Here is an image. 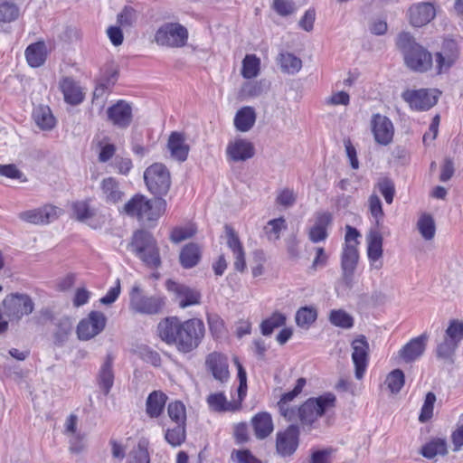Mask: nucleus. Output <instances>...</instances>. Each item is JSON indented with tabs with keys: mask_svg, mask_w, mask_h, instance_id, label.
<instances>
[{
	"mask_svg": "<svg viewBox=\"0 0 463 463\" xmlns=\"http://www.w3.org/2000/svg\"><path fill=\"white\" fill-rule=\"evenodd\" d=\"M137 18L136 10L131 6H125L118 14V23L120 26L130 27L136 23Z\"/></svg>",
	"mask_w": 463,
	"mask_h": 463,
	"instance_id": "nucleus-59",
	"label": "nucleus"
},
{
	"mask_svg": "<svg viewBox=\"0 0 463 463\" xmlns=\"http://www.w3.org/2000/svg\"><path fill=\"white\" fill-rule=\"evenodd\" d=\"M32 118L42 130H51L56 125V119L48 106L39 105L33 110Z\"/></svg>",
	"mask_w": 463,
	"mask_h": 463,
	"instance_id": "nucleus-32",
	"label": "nucleus"
},
{
	"mask_svg": "<svg viewBox=\"0 0 463 463\" xmlns=\"http://www.w3.org/2000/svg\"><path fill=\"white\" fill-rule=\"evenodd\" d=\"M131 250L148 267L156 269L161 264L159 250L152 234L144 230L134 232L129 244Z\"/></svg>",
	"mask_w": 463,
	"mask_h": 463,
	"instance_id": "nucleus-4",
	"label": "nucleus"
},
{
	"mask_svg": "<svg viewBox=\"0 0 463 463\" xmlns=\"http://www.w3.org/2000/svg\"><path fill=\"white\" fill-rule=\"evenodd\" d=\"M287 229V223L284 218L280 217L273 219L268 222L265 227L266 234L269 240H279L280 237V232Z\"/></svg>",
	"mask_w": 463,
	"mask_h": 463,
	"instance_id": "nucleus-55",
	"label": "nucleus"
},
{
	"mask_svg": "<svg viewBox=\"0 0 463 463\" xmlns=\"http://www.w3.org/2000/svg\"><path fill=\"white\" fill-rule=\"evenodd\" d=\"M167 396L161 391L149 393L146 401V413L152 419L158 418L164 411Z\"/></svg>",
	"mask_w": 463,
	"mask_h": 463,
	"instance_id": "nucleus-30",
	"label": "nucleus"
},
{
	"mask_svg": "<svg viewBox=\"0 0 463 463\" xmlns=\"http://www.w3.org/2000/svg\"><path fill=\"white\" fill-rule=\"evenodd\" d=\"M456 60V55L453 53H445L443 52L435 54L436 71L437 74L442 73L444 71L449 69Z\"/></svg>",
	"mask_w": 463,
	"mask_h": 463,
	"instance_id": "nucleus-57",
	"label": "nucleus"
},
{
	"mask_svg": "<svg viewBox=\"0 0 463 463\" xmlns=\"http://www.w3.org/2000/svg\"><path fill=\"white\" fill-rule=\"evenodd\" d=\"M108 119L117 128H127L133 118L132 106L126 100L119 99L107 109Z\"/></svg>",
	"mask_w": 463,
	"mask_h": 463,
	"instance_id": "nucleus-16",
	"label": "nucleus"
},
{
	"mask_svg": "<svg viewBox=\"0 0 463 463\" xmlns=\"http://www.w3.org/2000/svg\"><path fill=\"white\" fill-rule=\"evenodd\" d=\"M332 221L329 213H322L317 215L316 223L309 231V240L315 243L325 241L327 237L326 227Z\"/></svg>",
	"mask_w": 463,
	"mask_h": 463,
	"instance_id": "nucleus-35",
	"label": "nucleus"
},
{
	"mask_svg": "<svg viewBox=\"0 0 463 463\" xmlns=\"http://www.w3.org/2000/svg\"><path fill=\"white\" fill-rule=\"evenodd\" d=\"M167 288L175 295V300L182 308L199 304L200 294L189 287L174 281H167Z\"/></svg>",
	"mask_w": 463,
	"mask_h": 463,
	"instance_id": "nucleus-22",
	"label": "nucleus"
},
{
	"mask_svg": "<svg viewBox=\"0 0 463 463\" xmlns=\"http://www.w3.org/2000/svg\"><path fill=\"white\" fill-rule=\"evenodd\" d=\"M435 401V394L432 392H428L419 417L420 421L425 422L432 417Z\"/></svg>",
	"mask_w": 463,
	"mask_h": 463,
	"instance_id": "nucleus-61",
	"label": "nucleus"
},
{
	"mask_svg": "<svg viewBox=\"0 0 463 463\" xmlns=\"http://www.w3.org/2000/svg\"><path fill=\"white\" fill-rule=\"evenodd\" d=\"M224 230L227 246L233 254L234 269L237 271L243 272L246 269L245 252L239 236L234 229L228 224L225 225Z\"/></svg>",
	"mask_w": 463,
	"mask_h": 463,
	"instance_id": "nucleus-20",
	"label": "nucleus"
},
{
	"mask_svg": "<svg viewBox=\"0 0 463 463\" xmlns=\"http://www.w3.org/2000/svg\"><path fill=\"white\" fill-rule=\"evenodd\" d=\"M374 190H377L384 198L386 203L391 204L395 195V185L389 177H381L374 184Z\"/></svg>",
	"mask_w": 463,
	"mask_h": 463,
	"instance_id": "nucleus-46",
	"label": "nucleus"
},
{
	"mask_svg": "<svg viewBox=\"0 0 463 463\" xmlns=\"http://www.w3.org/2000/svg\"><path fill=\"white\" fill-rule=\"evenodd\" d=\"M428 340V335L422 334L407 342V363L414 362L423 355Z\"/></svg>",
	"mask_w": 463,
	"mask_h": 463,
	"instance_id": "nucleus-38",
	"label": "nucleus"
},
{
	"mask_svg": "<svg viewBox=\"0 0 463 463\" xmlns=\"http://www.w3.org/2000/svg\"><path fill=\"white\" fill-rule=\"evenodd\" d=\"M194 233L195 229L193 226L177 227L172 231L170 239L172 241L178 243L191 238Z\"/></svg>",
	"mask_w": 463,
	"mask_h": 463,
	"instance_id": "nucleus-62",
	"label": "nucleus"
},
{
	"mask_svg": "<svg viewBox=\"0 0 463 463\" xmlns=\"http://www.w3.org/2000/svg\"><path fill=\"white\" fill-rule=\"evenodd\" d=\"M167 414L175 424L186 425V410L182 402H171L167 406Z\"/></svg>",
	"mask_w": 463,
	"mask_h": 463,
	"instance_id": "nucleus-48",
	"label": "nucleus"
},
{
	"mask_svg": "<svg viewBox=\"0 0 463 463\" xmlns=\"http://www.w3.org/2000/svg\"><path fill=\"white\" fill-rule=\"evenodd\" d=\"M352 360L355 367V377L360 380L364 377L368 362V343L364 336H360L352 342Z\"/></svg>",
	"mask_w": 463,
	"mask_h": 463,
	"instance_id": "nucleus-19",
	"label": "nucleus"
},
{
	"mask_svg": "<svg viewBox=\"0 0 463 463\" xmlns=\"http://www.w3.org/2000/svg\"><path fill=\"white\" fill-rule=\"evenodd\" d=\"M335 406V396L331 392L316 398L307 399L302 405L294 411V420L291 422L299 421L302 429L310 431L317 420L325 412Z\"/></svg>",
	"mask_w": 463,
	"mask_h": 463,
	"instance_id": "nucleus-2",
	"label": "nucleus"
},
{
	"mask_svg": "<svg viewBox=\"0 0 463 463\" xmlns=\"http://www.w3.org/2000/svg\"><path fill=\"white\" fill-rule=\"evenodd\" d=\"M205 333L204 324L201 319L191 318L182 321L177 317H169L161 320L157 325V334L160 339L173 345L183 354L196 349L201 344Z\"/></svg>",
	"mask_w": 463,
	"mask_h": 463,
	"instance_id": "nucleus-1",
	"label": "nucleus"
},
{
	"mask_svg": "<svg viewBox=\"0 0 463 463\" xmlns=\"http://www.w3.org/2000/svg\"><path fill=\"white\" fill-rule=\"evenodd\" d=\"M455 342L449 341V338L444 336L443 341L438 345L436 353L439 359L452 362L453 355L458 347Z\"/></svg>",
	"mask_w": 463,
	"mask_h": 463,
	"instance_id": "nucleus-52",
	"label": "nucleus"
},
{
	"mask_svg": "<svg viewBox=\"0 0 463 463\" xmlns=\"http://www.w3.org/2000/svg\"><path fill=\"white\" fill-rule=\"evenodd\" d=\"M117 76V71H112L109 77L101 79L95 87L93 99L103 98L107 91L115 84Z\"/></svg>",
	"mask_w": 463,
	"mask_h": 463,
	"instance_id": "nucleus-56",
	"label": "nucleus"
},
{
	"mask_svg": "<svg viewBox=\"0 0 463 463\" xmlns=\"http://www.w3.org/2000/svg\"><path fill=\"white\" fill-rule=\"evenodd\" d=\"M317 309L312 307L299 308L296 314V323L302 328H308L317 319Z\"/></svg>",
	"mask_w": 463,
	"mask_h": 463,
	"instance_id": "nucleus-49",
	"label": "nucleus"
},
{
	"mask_svg": "<svg viewBox=\"0 0 463 463\" xmlns=\"http://www.w3.org/2000/svg\"><path fill=\"white\" fill-rule=\"evenodd\" d=\"M405 383V376L401 369L391 371L385 377L384 382L380 385L382 392H388L392 395L400 392Z\"/></svg>",
	"mask_w": 463,
	"mask_h": 463,
	"instance_id": "nucleus-34",
	"label": "nucleus"
},
{
	"mask_svg": "<svg viewBox=\"0 0 463 463\" xmlns=\"http://www.w3.org/2000/svg\"><path fill=\"white\" fill-rule=\"evenodd\" d=\"M299 426L290 424L276 434V452L282 458L292 456L299 445Z\"/></svg>",
	"mask_w": 463,
	"mask_h": 463,
	"instance_id": "nucleus-10",
	"label": "nucleus"
},
{
	"mask_svg": "<svg viewBox=\"0 0 463 463\" xmlns=\"http://www.w3.org/2000/svg\"><path fill=\"white\" fill-rule=\"evenodd\" d=\"M167 147L174 159L179 162H184L187 159L189 146L185 143L184 134L172 132L168 138Z\"/></svg>",
	"mask_w": 463,
	"mask_h": 463,
	"instance_id": "nucleus-26",
	"label": "nucleus"
},
{
	"mask_svg": "<svg viewBox=\"0 0 463 463\" xmlns=\"http://www.w3.org/2000/svg\"><path fill=\"white\" fill-rule=\"evenodd\" d=\"M329 321L332 325L342 328H351L354 325L353 317L342 309L332 310Z\"/></svg>",
	"mask_w": 463,
	"mask_h": 463,
	"instance_id": "nucleus-53",
	"label": "nucleus"
},
{
	"mask_svg": "<svg viewBox=\"0 0 463 463\" xmlns=\"http://www.w3.org/2000/svg\"><path fill=\"white\" fill-rule=\"evenodd\" d=\"M306 385V380L304 378H299L297 381V383L294 389L290 392L284 393L280 400L278 402V407L279 410L280 415L286 420H294V411L297 407H293L289 405V402L293 401L303 390Z\"/></svg>",
	"mask_w": 463,
	"mask_h": 463,
	"instance_id": "nucleus-24",
	"label": "nucleus"
},
{
	"mask_svg": "<svg viewBox=\"0 0 463 463\" xmlns=\"http://www.w3.org/2000/svg\"><path fill=\"white\" fill-rule=\"evenodd\" d=\"M433 64L431 53L407 35V67L416 72H426Z\"/></svg>",
	"mask_w": 463,
	"mask_h": 463,
	"instance_id": "nucleus-9",
	"label": "nucleus"
},
{
	"mask_svg": "<svg viewBox=\"0 0 463 463\" xmlns=\"http://www.w3.org/2000/svg\"><path fill=\"white\" fill-rule=\"evenodd\" d=\"M260 60L255 54H247L242 61L241 75L245 79H252L259 75Z\"/></svg>",
	"mask_w": 463,
	"mask_h": 463,
	"instance_id": "nucleus-41",
	"label": "nucleus"
},
{
	"mask_svg": "<svg viewBox=\"0 0 463 463\" xmlns=\"http://www.w3.org/2000/svg\"><path fill=\"white\" fill-rule=\"evenodd\" d=\"M129 307L136 313L154 315L160 312L165 302L158 296H146L138 283L129 292Z\"/></svg>",
	"mask_w": 463,
	"mask_h": 463,
	"instance_id": "nucleus-6",
	"label": "nucleus"
},
{
	"mask_svg": "<svg viewBox=\"0 0 463 463\" xmlns=\"http://www.w3.org/2000/svg\"><path fill=\"white\" fill-rule=\"evenodd\" d=\"M61 213L60 208L46 204L37 209L22 212L19 213V218L26 222L40 225L53 222Z\"/></svg>",
	"mask_w": 463,
	"mask_h": 463,
	"instance_id": "nucleus-12",
	"label": "nucleus"
},
{
	"mask_svg": "<svg viewBox=\"0 0 463 463\" xmlns=\"http://www.w3.org/2000/svg\"><path fill=\"white\" fill-rule=\"evenodd\" d=\"M273 7L282 16L289 15L297 9L291 0H274Z\"/></svg>",
	"mask_w": 463,
	"mask_h": 463,
	"instance_id": "nucleus-63",
	"label": "nucleus"
},
{
	"mask_svg": "<svg viewBox=\"0 0 463 463\" xmlns=\"http://www.w3.org/2000/svg\"><path fill=\"white\" fill-rule=\"evenodd\" d=\"M286 323L285 315L275 312L269 318L262 321L260 324V331L263 335H269L272 332Z\"/></svg>",
	"mask_w": 463,
	"mask_h": 463,
	"instance_id": "nucleus-47",
	"label": "nucleus"
},
{
	"mask_svg": "<svg viewBox=\"0 0 463 463\" xmlns=\"http://www.w3.org/2000/svg\"><path fill=\"white\" fill-rule=\"evenodd\" d=\"M186 425L175 424L173 428H168L165 433V439L172 447L181 446L186 439Z\"/></svg>",
	"mask_w": 463,
	"mask_h": 463,
	"instance_id": "nucleus-44",
	"label": "nucleus"
},
{
	"mask_svg": "<svg viewBox=\"0 0 463 463\" xmlns=\"http://www.w3.org/2000/svg\"><path fill=\"white\" fill-rule=\"evenodd\" d=\"M234 363L237 366L238 370V379H239V386H238V396L241 401H243L247 394V373L238 358H234Z\"/></svg>",
	"mask_w": 463,
	"mask_h": 463,
	"instance_id": "nucleus-60",
	"label": "nucleus"
},
{
	"mask_svg": "<svg viewBox=\"0 0 463 463\" xmlns=\"http://www.w3.org/2000/svg\"><path fill=\"white\" fill-rule=\"evenodd\" d=\"M207 320L210 331L213 334V335L214 337H220L224 328L222 318L216 314H212L208 315Z\"/></svg>",
	"mask_w": 463,
	"mask_h": 463,
	"instance_id": "nucleus-64",
	"label": "nucleus"
},
{
	"mask_svg": "<svg viewBox=\"0 0 463 463\" xmlns=\"http://www.w3.org/2000/svg\"><path fill=\"white\" fill-rule=\"evenodd\" d=\"M359 260L357 248H343L341 268L345 280L352 279Z\"/></svg>",
	"mask_w": 463,
	"mask_h": 463,
	"instance_id": "nucleus-31",
	"label": "nucleus"
},
{
	"mask_svg": "<svg viewBox=\"0 0 463 463\" xmlns=\"http://www.w3.org/2000/svg\"><path fill=\"white\" fill-rule=\"evenodd\" d=\"M102 196L108 203H117L122 200L124 192L114 177L104 178L100 184Z\"/></svg>",
	"mask_w": 463,
	"mask_h": 463,
	"instance_id": "nucleus-29",
	"label": "nucleus"
},
{
	"mask_svg": "<svg viewBox=\"0 0 463 463\" xmlns=\"http://www.w3.org/2000/svg\"><path fill=\"white\" fill-rule=\"evenodd\" d=\"M254 434L257 439H264L269 436L273 430L274 424L271 415L268 412L257 413L251 420Z\"/></svg>",
	"mask_w": 463,
	"mask_h": 463,
	"instance_id": "nucleus-28",
	"label": "nucleus"
},
{
	"mask_svg": "<svg viewBox=\"0 0 463 463\" xmlns=\"http://www.w3.org/2000/svg\"><path fill=\"white\" fill-rule=\"evenodd\" d=\"M208 407L215 412L236 411L241 408L242 401L237 400L229 402L223 392H214L208 395L206 399Z\"/></svg>",
	"mask_w": 463,
	"mask_h": 463,
	"instance_id": "nucleus-25",
	"label": "nucleus"
},
{
	"mask_svg": "<svg viewBox=\"0 0 463 463\" xmlns=\"http://www.w3.org/2000/svg\"><path fill=\"white\" fill-rule=\"evenodd\" d=\"M144 179L147 189L156 198H162L168 193L171 185L170 173L163 164L156 163L147 167Z\"/></svg>",
	"mask_w": 463,
	"mask_h": 463,
	"instance_id": "nucleus-5",
	"label": "nucleus"
},
{
	"mask_svg": "<svg viewBox=\"0 0 463 463\" xmlns=\"http://www.w3.org/2000/svg\"><path fill=\"white\" fill-rule=\"evenodd\" d=\"M371 129L375 142L379 145L387 146L392 141L394 128L387 117L373 114L371 118Z\"/></svg>",
	"mask_w": 463,
	"mask_h": 463,
	"instance_id": "nucleus-13",
	"label": "nucleus"
},
{
	"mask_svg": "<svg viewBox=\"0 0 463 463\" xmlns=\"http://www.w3.org/2000/svg\"><path fill=\"white\" fill-rule=\"evenodd\" d=\"M59 88L63 94L64 101L75 106L84 99V93L80 84L71 77H63L59 83Z\"/></svg>",
	"mask_w": 463,
	"mask_h": 463,
	"instance_id": "nucleus-23",
	"label": "nucleus"
},
{
	"mask_svg": "<svg viewBox=\"0 0 463 463\" xmlns=\"http://www.w3.org/2000/svg\"><path fill=\"white\" fill-rule=\"evenodd\" d=\"M234 127L240 132H248L254 126L256 113L253 108L246 106L240 109L234 117Z\"/></svg>",
	"mask_w": 463,
	"mask_h": 463,
	"instance_id": "nucleus-33",
	"label": "nucleus"
},
{
	"mask_svg": "<svg viewBox=\"0 0 463 463\" xmlns=\"http://www.w3.org/2000/svg\"><path fill=\"white\" fill-rule=\"evenodd\" d=\"M439 91L438 90L420 89L407 94V102L416 110H429L438 101Z\"/></svg>",
	"mask_w": 463,
	"mask_h": 463,
	"instance_id": "nucleus-18",
	"label": "nucleus"
},
{
	"mask_svg": "<svg viewBox=\"0 0 463 463\" xmlns=\"http://www.w3.org/2000/svg\"><path fill=\"white\" fill-rule=\"evenodd\" d=\"M383 238L378 228L371 229L366 236L367 257L370 267L379 270L383 268Z\"/></svg>",
	"mask_w": 463,
	"mask_h": 463,
	"instance_id": "nucleus-14",
	"label": "nucleus"
},
{
	"mask_svg": "<svg viewBox=\"0 0 463 463\" xmlns=\"http://www.w3.org/2000/svg\"><path fill=\"white\" fill-rule=\"evenodd\" d=\"M255 155L254 145L244 138H235L228 143L226 156L232 162H244Z\"/></svg>",
	"mask_w": 463,
	"mask_h": 463,
	"instance_id": "nucleus-17",
	"label": "nucleus"
},
{
	"mask_svg": "<svg viewBox=\"0 0 463 463\" xmlns=\"http://www.w3.org/2000/svg\"><path fill=\"white\" fill-rule=\"evenodd\" d=\"M205 364L215 380L222 383L229 380L228 358L224 354L217 352L211 353L206 357Z\"/></svg>",
	"mask_w": 463,
	"mask_h": 463,
	"instance_id": "nucleus-21",
	"label": "nucleus"
},
{
	"mask_svg": "<svg viewBox=\"0 0 463 463\" xmlns=\"http://www.w3.org/2000/svg\"><path fill=\"white\" fill-rule=\"evenodd\" d=\"M445 337L459 345L463 339V321L458 319L450 320L445 331Z\"/></svg>",
	"mask_w": 463,
	"mask_h": 463,
	"instance_id": "nucleus-54",
	"label": "nucleus"
},
{
	"mask_svg": "<svg viewBox=\"0 0 463 463\" xmlns=\"http://www.w3.org/2000/svg\"><path fill=\"white\" fill-rule=\"evenodd\" d=\"M71 330L72 324L70 318L62 317L60 319L54 333V343L58 345H62L68 340Z\"/></svg>",
	"mask_w": 463,
	"mask_h": 463,
	"instance_id": "nucleus-51",
	"label": "nucleus"
},
{
	"mask_svg": "<svg viewBox=\"0 0 463 463\" xmlns=\"http://www.w3.org/2000/svg\"><path fill=\"white\" fill-rule=\"evenodd\" d=\"M201 250L196 243H188L181 250L179 260L183 268L191 269L198 264Z\"/></svg>",
	"mask_w": 463,
	"mask_h": 463,
	"instance_id": "nucleus-37",
	"label": "nucleus"
},
{
	"mask_svg": "<svg viewBox=\"0 0 463 463\" xmlns=\"http://www.w3.org/2000/svg\"><path fill=\"white\" fill-rule=\"evenodd\" d=\"M420 235L426 240H432L435 236L436 227L433 218L430 214H423L417 222Z\"/></svg>",
	"mask_w": 463,
	"mask_h": 463,
	"instance_id": "nucleus-50",
	"label": "nucleus"
},
{
	"mask_svg": "<svg viewBox=\"0 0 463 463\" xmlns=\"http://www.w3.org/2000/svg\"><path fill=\"white\" fill-rule=\"evenodd\" d=\"M368 210L374 220L376 228H378L383 220L384 213L382 201L375 192L368 198Z\"/></svg>",
	"mask_w": 463,
	"mask_h": 463,
	"instance_id": "nucleus-45",
	"label": "nucleus"
},
{
	"mask_svg": "<svg viewBox=\"0 0 463 463\" xmlns=\"http://www.w3.org/2000/svg\"><path fill=\"white\" fill-rule=\"evenodd\" d=\"M165 208L166 202L163 198L149 200L142 194H136L124 204L123 212L130 217H137L140 222H149L156 221Z\"/></svg>",
	"mask_w": 463,
	"mask_h": 463,
	"instance_id": "nucleus-3",
	"label": "nucleus"
},
{
	"mask_svg": "<svg viewBox=\"0 0 463 463\" xmlns=\"http://www.w3.org/2000/svg\"><path fill=\"white\" fill-rule=\"evenodd\" d=\"M128 460V463H150L148 441L140 439L137 446L129 452Z\"/></svg>",
	"mask_w": 463,
	"mask_h": 463,
	"instance_id": "nucleus-42",
	"label": "nucleus"
},
{
	"mask_svg": "<svg viewBox=\"0 0 463 463\" xmlns=\"http://www.w3.org/2000/svg\"><path fill=\"white\" fill-rule=\"evenodd\" d=\"M71 208L74 217L82 222L88 220V217H90L93 211V208H90L86 201L75 202L72 203Z\"/></svg>",
	"mask_w": 463,
	"mask_h": 463,
	"instance_id": "nucleus-58",
	"label": "nucleus"
},
{
	"mask_svg": "<svg viewBox=\"0 0 463 463\" xmlns=\"http://www.w3.org/2000/svg\"><path fill=\"white\" fill-rule=\"evenodd\" d=\"M420 452L424 458L430 459L438 455L444 456L448 453L447 441L445 439H433L421 448Z\"/></svg>",
	"mask_w": 463,
	"mask_h": 463,
	"instance_id": "nucleus-39",
	"label": "nucleus"
},
{
	"mask_svg": "<svg viewBox=\"0 0 463 463\" xmlns=\"http://www.w3.org/2000/svg\"><path fill=\"white\" fill-rule=\"evenodd\" d=\"M279 61L281 70L288 74H295L302 68V61L292 53L286 52L279 55Z\"/></svg>",
	"mask_w": 463,
	"mask_h": 463,
	"instance_id": "nucleus-43",
	"label": "nucleus"
},
{
	"mask_svg": "<svg viewBox=\"0 0 463 463\" xmlns=\"http://www.w3.org/2000/svg\"><path fill=\"white\" fill-rule=\"evenodd\" d=\"M98 384L104 395H108L114 384L113 357L107 354L98 374Z\"/></svg>",
	"mask_w": 463,
	"mask_h": 463,
	"instance_id": "nucleus-27",
	"label": "nucleus"
},
{
	"mask_svg": "<svg viewBox=\"0 0 463 463\" xmlns=\"http://www.w3.org/2000/svg\"><path fill=\"white\" fill-rule=\"evenodd\" d=\"M20 15L19 7L12 0H0V23H12Z\"/></svg>",
	"mask_w": 463,
	"mask_h": 463,
	"instance_id": "nucleus-40",
	"label": "nucleus"
},
{
	"mask_svg": "<svg viewBox=\"0 0 463 463\" xmlns=\"http://www.w3.org/2000/svg\"><path fill=\"white\" fill-rule=\"evenodd\" d=\"M107 323L106 316L100 311H91L87 317L81 319L77 326V335L80 340L88 341L100 334Z\"/></svg>",
	"mask_w": 463,
	"mask_h": 463,
	"instance_id": "nucleus-11",
	"label": "nucleus"
},
{
	"mask_svg": "<svg viewBox=\"0 0 463 463\" xmlns=\"http://www.w3.org/2000/svg\"><path fill=\"white\" fill-rule=\"evenodd\" d=\"M3 306L5 314L10 320L19 321L23 317L30 315L34 309V303L27 294L12 293L7 295Z\"/></svg>",
	"mask_w": 463,
	"mask_h": 463,
	"instance_id": "nucleus-8",
	"label": "nucleus"
},
{
	"mask_svg": "<svg viewBox=\"0 0 463 463\" xmlns=\"http://www.w3.org/2000/svg\"><path fill=\"white\" fill-rule=\"evenodd\" d=\"M46 46L43 42L32 43L25 50L26 61L33 68L42 66L46 60Z\"/></svg>",
	"mask_w": 463,
	"mask_h": 463,
	"instance_id": "nucleus-36",
	"label": "nucleus"
},
{
	"mask_svg": "<svg viewBox=\"0 0 463 463\" xmlns=\"http://www.w3.org/2000/svg\"><path fill=\"white\" fill-rule=\"evenodd\" d=\"M408 12L410 24L413 27L425 26L436 16V8L430 2L413 4Z\"/></svg>",
	"mask_w": 463,
	"mask_h": 463,
	"instance_id": "nucleus-15",
	"label": "nucleus"
},
{
	"mask_svg": "<svg viewBox=\"0 0 463 463\" xmlns=\"http://www.w3.org/2000/svg\"><path fill=\"white\" fill-rule=\"evenodd\" d=\"M187 40V29L178 23H166L163 24L155 34V41L157 44L171 48L184 47Z\"/></svg>",
	"mask_w": 463,
	"mask_h": 463,
	"instance_id": "nucleus-7",
	"label": "nucleus"
}]
</instances>
